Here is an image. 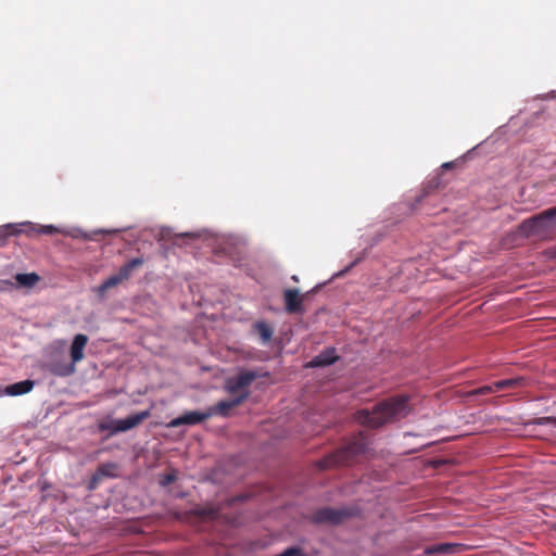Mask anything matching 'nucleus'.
I'll list each match as a JSON object with an SVG mask.
<instances>
[{"mask_svg":"<svg viewBox=\"0 0 556 556\" xmlns=\"http://www.w3.org/2000/svg\"><path fill=\"white\" fill-rule=\"evenodd\" d=\"M292 280L298 281V277L296 276H292Z\"/></svg>","mask_w":556,"mask_h":556,"instance_id":"obj_28","label":"nucleus"},{"mask_svg":"<svg viewBox=\"0 0 556 556\" xmlns=\"http://www.w3.org/2000/svg\"><path fill=\"white\" fill-rule=\"evenodd\" d=\"M283 299H285L286 311L289 314L302 313V311H303V306H302L303 296L300 295V292H299L298 289H287V290H285Z\"/></svg>","mask_w":556,"mask_h":556,"instance_id":"obj_10","label":"nucleus"},{"mask_svg":"<svg viewBox=\"0 0 556 556\" xmlns=\"http://www.w3.org/2000/svg\"><path fill=\"white\" fill-rule=\"evenodd\" d=\"M522 379L521 378H511V379H505L494 382L495 392H498L504 389L515 388L517 386L521 384Z\"/></svg>","mask_w":556,"mask_h":556,"instance_id":"obj_19","label":"nucleus"},{"mask_svg":"<svg viewBox=\"0 0 556 556\" xmlns=\"http://www.w3.org/2000/svg\"><path fill=\"white\" fill-rule=\"evenodd\" d=\"M150 417L149 410H142L128 416L125 419L101 420L98 424L99 431H108L105 439L113 437L119 432L131 430Z\"/></svg>","mask_w":556,"mask_h":556,"instance_id":"obj_4","label":"nucleus"},{"mask_svg":"<svg viewBox=\"0 0 556 556\" xmlns=\"http://www.w3.org/2000/svg\"><path fill=\"white\" fill-rule=\"evenodd\" d=\"M49 372L59 377H67L75 372V365L66 362H54L47 366Z\"/></svg>","mask_w":556,"mask_h":556,"instance_id":"obj_12","label":"nucleus"},{"mask_svg":"<svg viewBox=\"0 0 556 556\" xmlns=\"http://www.w3.org/2000/svg\"><path fill=\"white\" fill-rule=\"evenodd\" d=\"M534 425H554L556 427V417H553V416H547V417H540V418H536L533 420Z\"/></svg>","mask_w":556,"mask_h":556,"instance_id":"obj_24","label":"nucleus"},{"mask_svg":"<svg viewBox=\"0 0 556 556\" xmlns=\"http://www.w3.org/2000/svg\"><path fill=\"white\" fill-rule=\"evenodd\" d=\"M300 553H301V551L299 548L291 547V548L286 549L283 553H281L278 556H295Z\"/></svg>","mask_w":556,"mask_h":556,"instance_id":"obj_25","label":"nucleus"},{"mask_svg":"<svg viewBox=\"0 0 556 556\" xmlns=\"http://www.w3.org/2000/svg\"><path fill=\"white\" fill-rule=\"evenodd\" d=\"M15 231L12 225H7L4 227H0V247L4 245L8 237L13 235Z\"/></svg>","mask_w":556,"mask_h":556,"instance_id":"obj_20","label":"nucleus"},{"mask_svg":"<svg viewBox=\"0 0 556 556\" xmlns=\"http://www.w3.org/2000/svg\"><path fill=\"white\" fill-rule=\"evenodd\" d=\"M459 549V545L457 544H450V543H442L437 544L430 547L426 548V554L433 556V555H441V554H453L456 553Z\"/></svg>","mask_w":556,"mask_h":556,"instance_id":"obj_15","label":"nucleus"},{"mask_svg":"<svg viewBox=\"0 0 556 556\" xmlns=\"http://www.w3.org/2000/svg\"><path fill=\"white\" fill-rule=\"evenodd\" d=\"M143 263H144L143 257H135V258L130 260L128 263H126L125 265H123L119 268L117 274L112 275L111 277H109L108 279H105L98 287V293L100 295H102L109 289H112V288L118 286L119 283H122L123 281L129 279V277L131 276L132 271L136 268L140 267L141 265H143Z\"/></svg>","mask_w":556,"mask_h":556,"instance_id":"obj_5","label":"nucleus"},{"mask_svg":"<svg viewBox=\"0 0 556 556\" xmlns=\"http://www.w3.org/2000/svg\"><path fill=\"white\" fill-rule=\"evenodd\" d=\"M345 513L343 510L333 509V508H321L315 511L313 515V520L316 523H339L345 517Z\"/></svg>","mask_w":556,"mask_h":556,"instance_id":"obj_9","label":"nucleus"},{"mask_svg":"<svg viewBox=\"0 0 556 556\" xmlns=\"http://www.w3.org/2000/svg\"><path fill=\"white\" fill-rule=\"evenodd\" d=\"M493 388H494V383L488 384V386H483V387H480V388L473 390L471 392V394H473V395H486V394H490V393H494L495 389H493Z\"/></svg>","mask_w":556,"mask_h":556,"instance_id":"obj_23","label":"nucleus"},{"mask_svg":"<svg viewBox=\"0 0 556 556\" xmlns=\"http://www.w3.org/2000/svg\"><path fill=\"white\" fill-rule=\"evenodd\" d=\"M249 391H244L235 399L220 401L214 407L210 408L207 412H212V415L227 417L229 415L230 409L242 404L249 397Z\"/></svg>","mask_w":556,"mask_h":556,"instance_id":"obj_8","label":"nucleus"},{"mask_svg":"<svg viewBox=\"0 0 556 556\" xmlns=\"http://www.w3.org/2000/svg\"><path fill=\"white\" fill-rule=\"evenodd\" d=\"M337 355L334 349H327L320 354L316 355L311 362V367H324L331 365L336 362Z\"/></svg>","mask_w":556,"mask_h":556,"instance_id":"obj_13","label":"nucleus"},{"mask_svg":"<svg viewBox=\"0 0 556 556\" xmlns=\"http://www.w3.org/2000/svg\"><path fill=\"white\" fill-rule=\"evenodd\" d=\"M452 166H453V164H452V163H444V164H443V167H444V168H451Z\"/></svg>","mask_w":556,"mask_h":556,"instance_id":"obj_27","label":"nucleus"},{"mask_svg":"<svg viewBox=\"0 0 556 556\" xmlns=\"http://www.w3.org/2000/svg\"><path fill=\"white\" fill-rule=\"evenodd\" d=\"M34 230L40 235H54L59 232V229L53 225L38 226Z\"/></svg>","mask_w":556,"mask_h":556,"instance_id":"obj_21","label":"nucleus"},{"mask_svg":"<svg viewBox=\"0 0 556 556\" xmlns=\"http://www.w3.org/2000/svg\"><path fill=\"white\" fill-rule=\"evenodd\" d=\"M99 481H100V480H96V481H93V478H92V479H91V481H90L89 489H91V490H92V489H94V488H96V485H97V483H98Z\"/></svg>","mask_w":556,"mask_h":556,"instance_id":"obj_26","label":"nucleus"},{"mask_svg":"<svg viewBox=\"0 0 556 556\" xmlns=\"http://www.w3.org/2000/svg\"><path fill=\"white\" fill-rule=\"evenodd\" d=\"M34 388V381L33 380H23L20 382H15L13 384H10L5 388V394L11 396H17L23 395L28 392H30Z\"/></svg>","mask_w":556,"mask_h":556,"instance_id":"obj_14","label":"nucleus"},{"mask_svg":"<svg viewBox=\"0 0 556 556\" xmlns=\"http://www.w3.org/2000/svg\"><path fill=\"white\" fill-rule=\"evenodd\" d=\"M211 416H212V412H205V413H200V412H195V410L187 412V413L172 419L168 424V427L177 428V427H180L184 425H189V426L198 425V424H201L202 421L206 420Z\"/></svg>","mask_w":556,"mask_h":556,"instance_id":"obj_7","label":"nucleus"},{"mask_svg":"<svg viewBox=\"0 0 556 556\" xmlns=\"http://www.w3.org/2000/svg\"><path fill=\"white\" fill-rule=\"evenodd\" d=\"M519 232L527 238L552 240L556 238V206L549 207L519 225Z\"/></svg>","mask_w":556,"mask_h":556,"instance_id":"obj_2","label":"nucleus"},{"mask_svg":"<svg viewBox=\"0 0 556 556\" xmlns=\"http://www.w3.org/2000/svg\"><path fill=\"white\" fill-rule=\"evenodd\" d=\"M407 413V397L394 396L375 405L372 410L362 409L356 414V419L362 425L370 428H379L387 422L405 416Z\"/></svg>","mask_w":556,"mask_h":556,"instance_id":"obj_1","label":"nucleus"},{"mask_svg":"<svg viewBox=\"0 0 556 556\" xmlns=\"http://www.w3.org/2000/svg\"><path fill=\"white\" fill-rule=\"evenodd\" d=\"M177 480V475L175 471H170L164 476L161 477L160 484L162 486H167L172 483H174Z\"/></svg>","mask_w":556,"mask_h":556,"instance_id":"obj_22","label":"nucleus"},{"mask_svg":"<svg viewBox=\"0 0 556 556\" xmlns=\"http://www.w3.org/2000/svg\"><path fill=\"white\" fill-rule=\"evenodd\" d=\"M15 280L22 287L33 288L40 280V277L36 273L17 274Z\"/></svg>","mask_w":556,"mask_h":556,"instance_id":"obj_17","label":"nucleus"},{"mask_svg":"<svg viewBox=\"0 0 556 556\" xmlns=\"http://www.w3.org/2000/svg\"><path fill=\"white\" fill-rule=\"evenodd\" d=\"M255 332L260 336L262 343L266 344L271 340L273 329L265 321H257L253 326Z\"/></svg>","mask_w":556,"mask_h":556,"instance_id":"obj_16","label":"nucleus"},{"mask_svg":"<svg viewBox=\"0 0 556 556\" xmlns=\"http://www.w3.org/2000/svg\"><path fill=\"white\" fill-rule=\"evenodd\" d=\"M258 377L255 371L244 370L238 374L237 377L229 379L226 384V389L229 393H242L247 391V388Z\"/></svg>","mask_w":556,"mask_h":556,"instance_id":"obj_6","label":"nucleus"},{"mask_svg":"<svg viewBox=\"0 0 556 556\" xmlns=\"http://www.w3.org/2000/svg\"><path fill=\"white\" fill-rule=\"evenodd\" d=\"M87 343L88 337L86 334L78 333L74 337L70 349L71 359L74 365L84 359V350Z\"/></svg>","mask_w":556,"mask_h":556,"instance_id":"obj_11","label":"nucleus"},{"mask_svg":"<svg viewBox=\"0 0 556 556\" xmlns=\"http://www.w3.org/2000/svg\"><path fill=\"white\" fill-rule=\"evenodd\" d=\"M115 469L116 465L113 463L101 464L93 475V481L101 480L103 477H115Z\"/></svg>","mask_w":556,"mask_h":556,"instance_id":"obj_18","label":"nucleus"},{"mask_svg":"<svg viewBox=\"0 0 556 556\" xmlns=\"http://www.w3.org/2000/svg\"><path fill=\"white\" fill-rule=\"evenodd\" d=\"M368 444L364 433L359 432L345 446L320 459L318 467L320 469H329L334 466L351 465L358 456L366 454Z\"/></svg>","mask_w":556,"mask_h":556,"instance_id":"obj_3","label":"nucleus"}]
</instances>
